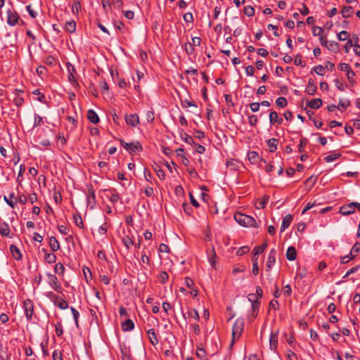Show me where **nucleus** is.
I'll list each match as a JSON object with an SVG mask.
<instances>
[{
  "label": "nucleus",
  "mask_w": 360,
  "mask_h": 360,
  "mask_svg": "<svg viewBox=\"0 0 360 360\" xmlns=\"http://www.w3.org/2000/svg\"><path fill=\"white\" fill-rule=\"evenodd\" d=\"M360 268V265H356L351 269H349L347 273L345 274V275L343 276V278L345 279L347 278L350 274H354L356 273Z\"/></svg>",
  "instance_id": "5fc2aeb1"
},
{
  "label": "nucleus",
  "mask_w": 360,
  "mask_h": 360,
  "mask_svg": "<svg viewBox=\"0 0 360 360\" xmlns=\"http://www.w3.org/2000/svg\"><path fill=\"white\" fill-rule=\"evenodd\" d=\"M248 300L251 302V306H253V304L257 302L259 304V307H260V302L258 300V297L255 293H250L248 295Z\"/></svg>",
  "instance_id": "4c0bfd02"
},
{
  "label": "nucleus",
  "mask_w": 360,
  "mask_h": 360,
  "mask_svg": "<svg viewBox=\"0 0 360 360\" xmlns=\"http://www.w3.org/2000/svg\"><path fill=\"white\" fill-rule=\"evenodd\" d=\"M73 219H74V222L75 224L79 228H82L83 227V220H82V218L81 217V215L79 214H75L74 217H73Z\"/></svg>",
  "instance_id": "c03bdc74"
},
{
  "label": "nucleus",
  "mask_w": 360,
  "mask_h": 360,
  "mask_svg": "<svg viewBox=\"0 0 360 360\" xmlns=\"http://www.w3.org/2000/svg\"><path fill=\"white\" fill-rule=\"evenodd\" d=\"M65 30L70 33H73L76 30V22L75 20H71L66 22L65 25Z\"/></svg>",
  "instance_id": "cd10ccee"
},
{
  "label": "nucleus",
  "mask_w": 360,
  "mask_h": 360,
  "mask_svg": "<svg viewBox=\"0 0 360 360\" xmlns=\"http://www.w3.org/2000/svg\"><path fill=\"white\" fill-rule=\"evenodd\" d=\"M322 103L321 98H314L308 102L307 106L312 109H318L322 105Z\"/></svg>",
  "instance_id": "a878e982"
},
{
  "label": "nucleus",
  "mask_w": 360,
  "mask_h": 360,
  "mask_svg": "<svg viewBox=\"0 0 360 360\" xmlns=\"http://www.w3.org/2000/svg\"><path fill=\"white\" fill-rule=\"evenodd\" d=\"M86 198L89 204H94L95 202L96 195L92 186H88Z\"/></svg>",
  "instance_id": "f3484780"
},
{
  "label": "nucleus",
  "mask_w": 360,
  "mask_h": 360,
  "mask_svg": "<svg viewBox=\"0 0 360 360\" xmlns=\"http://www.w3.org/2000/svg\"><path fill=\"white\" fill-rule=\"evenodd\" d=\"M10 252L15 259L20 260L22 259L20 251L15 245H10Z\"/></svg>",
  "instance_id": "6ab92c4d"
},
{
  "label": "nucleus",
  "mask_w": 360,
  "mask_h": 360,
  "mask_svg": "<svg viewBox=\"0 0 360 360\" xmlns=\"http://www.w3.org/2000/svg\"><path fill=\"white\" fill-rule=\"evenodd\" d=\"M276 104L278 107L284 108L287 105L288 101L285 97H279L276 100Z\"/></svg>",
  "instance_id": "58836bf2"
},
{
  "label": "nucleus",
  "mask_w": 360,
  "mask_h": 360,
  "mask_svg": "<svg viewBox=\"0 0 360 360\" xmlns=\"http://www.w3.org/2000/svg\"><path fill=\"white\" fill-rule=\"evenodd\" d=\"M46 276L48 277V283L51 288L59 293L62 292L63 288L57 277L51 273H46Z\"/></svg>",
  "instance_id": "423d86ee"
},
{
  "label": "nucleus",
  "mask_w": 360,
  "mask_h": 360,
  "mask_svg": "<svg viewBox=\"0 0 360 360\" xmlns=\"http://www.w3.org/2000/svg\"><path fill=\"white\" fill-rule=\"evenodd\" d=\"M316 181V178L314 177L313 176L309 177L305 181L304 185L307 187H309V189H311L315 184Z\"/></svg>",
  "instance_id": "ea45409f"
},
{
  "label": "nucleus",
  "mask_w": 360,
  "mask_h": 360,
  "mask_svg": "<svg viewBox=\"0 0 360 360\" xmlns=\"http://www.w3.org/2000/svg\"><path fill=\"white\" fill-rule=\"evenodd\" d=\"M248 123L251 126H256L258 123V118L255 115H251L248 117Z\"/></svg>",
  "instance_id": "6e6d98bb"
},
{
  "label": "nucleus",
  "mask_w": 360,
  "mask_h": 360,
  "mask_svg": "<svg viewBox=\"0 0 360 360\" xmlns=\"http://www.w3.org/2000/svg\"><path fill=\"white\" fill-rule=\"evenodd\" d=\"M125 121L127 125L136 127L139 123V118L136 114H131L125 116Z\"/></svg>",
  "instance_id": "ddd939ff"
},
{
  "label": "nucleus",
  "mask_w": 360,
  "mask_h": 360,
  "mask_svg": "<svg viewBox=\"0 0 360 360\" xmlns=\"http://www.w3.org/2000/svg\"><path fill=\"white\" fill-rule=\"evenodd\" d=\"M183 18L186 22H193V15L192 13L188 12L184 15Z\"/></svg>",
  "instance_id": "69168bd1"
},
{
  "label": "nucleus",
  "mask_w": 360,
  "mask_h": 360,
  "mask_svg": "<svg viewBox=\"0 0 360 360\" xmlns=\"http://www.w3.org/2000/svg\"><path fill=\"white\" fill-rule=\"evenodd\" d=\"M46 296L48 298H49L53 302V303L56 306L59 307L60 309L64 310V309H68L69 307L68 302L66 300H65L63 298H61L60 297L56 295L53 292H47L46 293Z\"/></svg>",
  "instance_id": "7ed1b4c3"
},
{
  "label": "nucleus",
  "mask_w": 360,
  "mask_h": 360,
  "mask_svg": "<svg viewBox=\"0 0 360 360\" xmlns=\"http://www.w3.org/2000/svg\"><path fill=\"white\" fill-rule=\"evenodd\" d=\"M250 250V248L248 246H243L241 248H240L237 252H236V255L238 256H243V255H245V253H247L248 251Z\"/></svg>",
  "instance_id": "680f3d73"
},
{
  "label": "nucleus",
  "mask_w": 360,
  "mask_h": 360,
  "mask_svg": "<svg viewBox=\"0 0 360 360\" xmlns=\"http://www.w3.org/2000/svg\"><path fill=\"white\" fill-rule=\"evenodd\" d=\"M251 307V311H249L247 316L249 322H252L257 317L259 309V304L257 302Z\"/></svg>",
  "instance_id": "9b49d317"
},
{
  "label": "nucleus",
  "mask_w": 360,
  "mask_h": 360,
  "mask_svg": "<svg viewBox=\"0 0 360 360\" xmlns=\"http://www.w3.org/2000/svg\"><path fill=\"white\" fill-rule=\"evenodd\" d=\"M66 66H67L68 72V81L72 85L78 84V82L76 79V70H75V66L69 62L66 63Z\"/></svg>",
  "instance_id": "1a4fd4ad"
},
{
  "label": "nucleus",
  "mask_w": 360,
  "mask_h": 360,
  "mask_svg": "<svg viewBox=\"0 0 360 360\" xmlns=\"http://www.w3.org/2000/svg\"><path fill=\"white\" fill-rule=\"evenodd\" d=\"M276 250L271 249L269 253L267 261H266V271H271L273 265L276 262Z\"/></svg>",
  "instance_id": "9d476101"
},
{
  "label": "nucleus",
  "mask_w": 360,
  "mask_h": 360,
  "mask_svg": "<svg viewBox=\"0 0 360 360\" xmlns=\"http://www.w3.org/2000/svg\"><path fill=\"white\" fill-rule=\"evenodd\" d=\"M326 47L331 51L337 52L339 48V44L336 41H329Z\"/></svg>",
  "instance_id": "e433bc0d"
},
{
  "label": "nucleus",
  "mask_w": 360,
  "mask_h": 360,
  "mask_svg": "<svg viewBox=\"0 0 360 360\" xmlns=\"http://www.w3.org/2000/svg\"><path fill=\"white\" fill-rule=\"evenodd\" d=\"M13 94H14L13 99L14 104L18 108L22 106L25 103L23 97L24 91L22 89H15L13 91Z\"/></svg>",
  "instance_id": "6e6552de"
},
{
  "label": "nucleus",
  "mask_w": 360,
  "mask_h": 360,
  "mask_svg": "<svg viewBox=\"0 0 360 360\" xmlns=\"http://www.w3.org/2000/svg\"><path fill=\"white\" fill-rule=\"evenodd\" d=\"M278 345V333H271L269 338V346L271 350L276 351Z\"/></svg>",
  "instance_id": "a211bd4d"
},
{
  "label": "nucleus",
  "mask_w": 360,
  "mask_h": 360,
  "mask_svg": "<svg viewBox=\"0 0 360 360\" xmlns=\"http://www.w3.org/2000/svg\"><path fill=\"white\" fill-rule=\"evenodd\" d=\"M297 257V252L294 247L290 246L288 248L286 252V258L289 261H294Z\"/></svg>",
  "instance_id": "5701e85b"
},
{
  "label": "nucleus",
  "mask_w": 360,
  "mask_h": 360,
  "mask_svg": "<svg viewBox=\"0 0 360 360\" xmlns=\"http://www.w3.org/2000/svg\"><path fill=\"white\" fill-rule=\"evenodd\" d=\"M37 141L43 146H49L51 145V142L49 139H42L40 136L37 137Z\"/></svg>",
  "instance_id": "4d7b16f0"
},
{
  "label": "nucleus",
  "mask_w": 360,
  "mask_h": 360,
  "mask_svg": "<svg viewBox=\"0 0 360 360\" xmlns=\"http://www.w3.org/2000/svg\"><path fill=\"white\" fill-rule=\"evenodd\" d=\"M360 252V243L356 242L354 245H353L349 255H345L344 257H341V263L342 264H346L349 261L354 259L356 254H358Z\"/></svg>",
  "instance_id": "39448f33"
},
{
  "label": "nucleus",
  "mask_w": 360,
  "mask_h": 360,
  "mask_svg": "<svg viewBox=\"0 0 360 360\" xmlns=\"http://www.w3.org/2000/svg\"><path fill=\"white\" fill-rule=\"evenodd\" d=\"M110 191H113V193L111 194V195L110 197V200L112 203L117 202L120 200V199L119 194L115 193V189H111V190H110Z\"/></svg>",
  "instance_id": "09e8293b"
},
{
  "label": "nucleus",
  "mask_w": 360,
  "mask_h": 360,
  "mask_svg": "<svg viewBox=\"0 0 360 360\" xmlns=\"http://www.w3.org/2000/svg\"><path fill=\"white\" fill-rule=\"evenodd\" d=\"M317 87L312 79L308 80V84L305 89V92L309 95H314L316 91Z\"/></svg>",
  "instance_id": "dca6fc26"
},
{
  "label": "nucleus",
  "mask_w": 360,
  "mask_h": 360,
  "mask_svg": "<svg viewBox=\"0 0 360 360\" xmlns=\"http://www.w3.org/2000/svg\"><path fill=\"white\" fill-rule=\"evenodd\" d=\"M42 121H43V118L39 115L34 114L33 127H37L41 125Z\"/></svg>",
  "instance_id": "8fccbe9b"
},
{
  "label": "nucleus",
  "mask_w": 360,
  "mask_h": 360,
  "mask_svg": "<svg viewBox=\"0 0 360 360\" xmlns=\"http://www.w3.org/2000/svg\"><path fill=\"white\" fill-rule=\"evenodd\" d=\"M33 94L38 96L37 100L41 103H45V96L39 89H36L33 91Z\"/></svg>",
  "instance_id": "3c124183"
},
{
  "label": "nucleus",
  "mask_w": 360,
  "mask_h": 360,
  "mask_svg": "<svg viewBox=\"0 0 360 360\" xmlns=\"http://www.w3.org/2000/svg\"><path fill=\"white\" fill-rule=\"evenodd\" d=\"M87 117L89 120L93 124H97L99 122L98 116L94 110L91 109L88 110Z\"/></svg>",
  "instance_id": "4be33fe9"
},
{
  "label": "nucleus",
  "mask_w": 360,
  "mask_h": 360,
  "mask_svg": "<svg viewBox=\"0 0 360 360\" xmlns=\"http://www.w3.org/2000/svg\"><path fill=\"white\" fill-rule=\"evenodd\" d=\"M54 271L56 274L63 275L65 272V267L60 262L56 264L54 268Z\"/></svg>",
  "instance_id": "79ce46f5"
},
{
  "label": "nucleus",
  "mask_w": 360,
  "mask_h": 360,
  "mask_svg": "<svg viewBox=\"0 0 360 360\" xmlns=\"http://www.w3.org/2000/svg\"><path fill=\"white\" fill-rule=\"evenodd\" d=\"M193 146L195 147V150L198 153L202 154L205 150V148L203 146L196 143L195 142Z\"/></svg>",
  "instance_id": "338daca9"
},
{
  "label": "nucleus",
  "mask_w": 360,
  "mask_h": 360,
  "mask_svg": "<svg viewBox=\"0 0 360 360\" xmlns=\"http://www.w3.org/2000/svg\"><path fill=\"white\" fill-rule=\"evenodd\" d=\"M354 202L342 205L340 209V213L342 215H349L355 212Z\"/></svg>",
  "instance_id": "f8f14e48"
},
{
  "label": "nucleus",
  "mask_w": 360,
  "mask_h": 360,
  "mask_svg": "<svg viewBox=\"0 0 360 360\" xmlns=\"http://www.w3.org/2000/svg\"><path fill=\"white\" fill-rule=\"evenodd\" d=\"M184 48H185V51L187 54L192 55L193 53L194 48L193 47V45L191 43H189V42L186 43L184 44Z\"/></svg>",
  "instance_id": "13d9d810"
},
{
  "label": "nucleus",
  "mask_w": 360,
  "mask_h": 360,
  "mask_svg": "<svg viewBox=\"0 0 360 360\" xmlns=\"http://www.w3.org/2000/svg\"><path fill=\"white\" fill-rule=\"evenodd\" d=\"M122 330L123 331H130L134 329V323L131 319H127L125 321H124L122 325Z\"/></svg>",
  "instance_id": "393cba45"
},
{
  "label": "nucleus",
  "mask_w": 360,
  "mask_h": 360,
  "mask_svg": "<svg viewBox=\"0 0 360 360\" xmlns=\"http://www.w3.org/2000/svg\"><path fill=\"white\" fill-rule=\"evenodd\" d=\"M129 145L130 146L127 148V151L131 154L136 151L142 150V146L138 141L129 143Z\"/></svg>",
  "instance_id": "aec40b11"
},
{
  "label": "nucleus",
  "mask_w": 360,
  "mask_h": 360,
  "mask_svg": "<svg viewBox=\"0 0 360 360\" xmlns=\"http://www.w3.org/2000/svg\"><path fill=\"white\" fill-rule=\"evenodd\" d=\"M123 243L127 249H129L130 247L134 244L133 240L131 239L129 236L124 238Z\"/></svg>",
  "instance_id": "0e129e2a"
},
{
  "label": "nucleus",
  "mask_w": 360,
  "mask_h": 360,
  "mask_svg": "<svg viewBox=\"0 0 360 360\" xmlns=\"http://www.w3.org/2000/svg\"><path fill=\"white\" fill-rule=\"evenodd\" d=\"M313 70L319 75H323L325 73V68L321 65L315 66Z\"/></svg>",
  "instance_id": "e2e57ef3"
},
{
  "label": "nucleus",
  "mask_w": 360,
  "mask_h": 360,
  "mask_svg": "<svg viewBox=\"0 0 360 360\" xmlns=\"http://www.w3.org/2000/svg\"><path fill=\"white\" fill-rule=\"evenodd\" d=\"M188 317L192 318L196 321L200 319L199 314L195 309H191L188 311Z\"/></svg>",
  "instance_id": "c9c22d12"
},
{
  "label": "nucleus",
  "mask_w": 360,
  "mask_h": 360,
  "mask_svg": "<svg viewBox=\"0 0 360 360\" xmlns=\"http://www.w3.org/2000/svg\"><path fill=\"white\" fill-rule=\"evenodd\" d=\"M158 277L162 283H165L169 279V275L166 271H161Z\"/></svg>",
  "instance_id": "a18cd8bd"
},
{
  "label": "nucleus",
  "mask_w": 360,
  "mask_h": 360,
  "mask_svg": "<svg viewBox=\"0 0 360 360\" xmlns=\"http://www.w3.org/2000/svg\"><path fill=\"white\" fill-rule=\"evenodd\" d=\"M278 139L272 138L267 141V145L271 153H274L277 150Z\"/></svg>",
  "instance_id": "c85d7f7f"
},
{
  "label": "nucleus",
  "mask_w": 360,
  "mask_h": 360,
  "mask_svg": "<svg viewBox=\"0 0 360 360\" xmlns=\"http://www.w3.org/2000/svg\"><path fill=\"white\" fill-rule=\"evenodd\" d=\"M350 105V101L349 99H340L338 105V109L340 111L345 110Z\"/></svg>",
  "instance_id": "7c9ffc66"
},
{
  "label": "nucleus",
  "mask_w": 360,
  "mask_h": 360,
  "mask_svg": "<svg viewBox=\"0 0 360 360\" xmlns=\"http://www.w3.org/2000/svg\"><path fill=\"white\" fill-rule=\"evenodd\" d=\"M347 77L349 82L352 84H354L355 82L354 81V77H355V72L350 70L347 74Z\"/></svg>",
  "instance_id": "774afa93"
},
{
  "label": "nucleus",
  "mask_w": 360,
  "mask_h": 360,
  "mask_svg": "<svg viewBox=\"0 0 360 360\" xmlns=\"http://www.w3.org/2000/svg\"><path fill=\"white\" fill-rule=\"evenodd\" d=\"M294 64L295 65H301L302 67H304L306 65V63L302 60L301 55H297L295 56Z\"/></svg>",
  "instance_id": "603ef678"
},
{
  "label": "nucleus",
  "mask_w": 360,
  "mask_h": 360,
  "mask_svg": "<svg viewBox=\"0 0 360 360\" xmlns=\"http://www.w3.org/2000/svg\"><path fill=\"white\" fill-rule=\"evenodd\" d=\"M49 246L53 252H56L60 249V244L56 237L49 238Z\"/></svg>",
  "instance_id": "412c9836"
},
{
  "label": "nucleus",
  "mask_w": 360,
  "mask_h": 360,
  "mask_svg": "<svg viewBox=\"0 0 360 360\" xmlns=\"http://www.w3.org/2000/svg\"><path fill=\"white\" fill-rule=\"evenodd\" d=\"M293 219V217L292 214H288L285 216V217L283 219L281 226V231L283 232L287 228L289 227L290 224L292 223Z\"/></svg>",
  "instance_id": "2eb2a0df"
},
{
  "label": "nucleus",
  "mask_w": 360,
  "mask_h": 360,
  "mask_svg": "<svg viewBox=\"0 0 360 360\" xmlns=\"http://www.w3.org/2000/svg\"><path fill=\"white\" fill-rule=\"evenodd\" d=\"M41 251L45 253L44 259L49 264L55 263L56 261V256L53 253L47 252L46 249H42Z\"/></svg>",
  "instance_id": "b1692460"
},
{
  "label": "nucleus",
  "mask_w": 360,
  "mask_h": 360,
  "mask_svg": "<svg viewBox=\"0 0 360 360\" xmlns=\"http://www.w3.org/2000/svg\"><path fill=\"white\" fill-rule=\"evenodd\" d=\"M349 36V34L348 33V32L347 31H341L338 35V39L340 40V41H345Z\"/></svg>",
  "instance_id": "bf43d9fd"
},
{
  "label": "nucleus",
  "mask_w": 360,
  "mask_h": 360,
  "mask_svg": "<svg viewBox=\"0 0 360 360\" xmlns=\"http://www.w3.org/2000/svg\"><path fill=\"white\" fill-rule=\"evenodd\" d=\"M307 143V139L305 138L300 139V143L298 145V150L300 153H302L304 150V147Z\"/></svg>",
  "instance_id": "864d4df0"
},
{
  "label": "nucleus",
  "mask_w": 360,
  "mask_h": 360,
  "mask_svg": "<svg viewBox=\"0 0 360 360\" xmlns=\"http://www.w3.org/2000/svg\"><path fill=\"white\" fill-rule=\"evenodd\" d=\"M22 307L25 311V315L28 321L32 320L34 313V303L30 299H27L23 302Z\"/></svg>",
  "instance_id": "20e7f679"
},
{
  "label": "nucleus",
  "mask_w": 360,
  "mask_h": 360,
  "mask_svg": "<svg viewBox=\"0 0 360 360\" xmlns=\"http://www.w3.org/2000/svg\"><path fill=\"white\" fill-rule=\"evenodd\" d=\"M245 321L242 318L236 320L232 328V341L234 342L240 337L244 329Z\"/></svg>",
  "instance_id": "f03ea898"
},
{
  "label": "nucleus",
  "mask_w": 360,
  "mask_h": 360,
  "mask_svg": "<svg viewBox=\"0 0 360 360\" xmlns=\"http://www.w3.org/2000/svg\"><path fill=\"white\" fill-rule=\"evenodd\" d=\"M148 335L152 345H155L158 343V339L157 338V335L154 329L152 328L148 330Z\"/></svg>",
  "instance_id": "c756f323"
},
{
  "label": "nucleus",
  "mask_w": 360,
  "mask_h": 360,
  "mask_svg": "<svg viewBox=\"0 0 360 360\" xmlns=\"http://www.w3.org/2000/svg\"><path fill=\"white\" fill-rule=\"evenodd\" d=\"M0 233L2 236L11 238L10 228L7 223H3L0 224Z\"/></svg>",
  "instance_id": "bb28decb"
},
{
  "label": "nucleus",
  "mask_w": 360,
  "mask_h": 360,
  "mask_svg": "<svg viewBox=\"0 0 360 360\" xmlns=\"http://www.w3.org/2000/svg\"><path fill=\"white\" fill-rule=\"evenodd\" d=\"M258 257H252V274L254 275H257L259 273V266H258Z\"/></svg>",
  "instance_id": "a19ab883"
},
{
  "label": "nucleus",
  "mask_w": 360,
  "mask_h": 360,
  "mask_svg": "<svg viewBox=\"0 0 360 360\" xmlns=\"http://www.w3.org/2000/svg\"><path fill=\"white\" fill-rule=\"evenodd\" d=\"M53 360H63L62 352L58 349L53 351L52 354Z\"/></svg>",
  "instance_id": "052dcab7"
},
{
  "label": "nucleus",
  "mask_w": 360,
  "mask_h": 360,
  "mask_svg": "<svg viewBox=\"0 0 360 360\" xmlns=\"http://www.w3.org/2000/svg\"><path fill=\"white\" fill-rule=\"evenodd\" d=\"M352 10V8L351 6H345L341 11L342 17L345 18H349Z\"/></svg>",
  "instance_id": "49530a36"
},
{
  "label": "nucleus",
  "mask_w": 360,
  "mask_h": 360,
  "mask_svg": "<svg viewBox=\"0 0 360 360\" xmlns=\"http://www.w3.org/2000/svg\"><path fill=\"white\" fill-rule=\"evenodd\" d=\"M269 122L271 124H281L283 123L282 117H279L276 111H271L269 113Z\"/></svg>",
  "instance_id": "4468645a"
},
{
  "label": "nucleus",
  "mask_w": 360,
  "mask_h": 360,
  "mask_svg": "<svg viewBox=\"0 0 360 360\" xmlns=\"http://www.w3.org/2000/svg\"><path fill=\"white\" fill-rule=\"evenodd\" d=\"M180 136L182 140H184L186 143H187L189 145L193 146L195 143L193 139L187 133L184 132L183 130H181Z\"/></svg>",
  "instance_id": "2f4dec72"
},
{
  "label": "nucleus",
  "mask_w": 360,
  "mask_h": 360,
  "mask_svg": "<svg viewBox=\"0 0 360 360\" xmlns=\"http://www.w3.org/2000/svg\"><path fill=\"white\" fill-rule=\"evenodd\" d=\"M234 219L241 226L245 227H257L255 219L251 216L243 213H236L234 214Z\"/></svg>",
  "instance_id": "f257e3e1"
},
{
  "label": "nucleus",
  "mask_w": 360,
  "mask_h": 360,
  "mask_svg": "<svg viewBox=\"0 0 360 360\" xmlns=\"http://www.w3.org/2000/svg\"><path fill=\"white\" fill-rule=\"evenodd\" d=\"M81 2L80 0H73V4L72 5V12L74 15H77L79 12L81 11Z\"/></svg>",
  "instance_id": "473e14b6"
},
{
  "label": "nucleus",
  "mask_w": 360,
  "mask_h": 360,
  "mask_svg": "<svg viewBox=\"0 0 360 360\" xmlns=\"http://www.w3.org/2000/svg\"><path fill=\"white\" fill-rule=\"evenodd\" d=\"M7 13V23L10 26H15L20 20L19 15L14 8H9L6 11Z\"/></svg>",
  "instance_id": "0eeeda50"
},
{
  "label": "nucleus",
  "mask_w": 360,
  "mask_h": 360,
  "mask_svg": "<svg viewBox=\"0 0 360 360\" xmlns=\"http://www.w3.org/2000/svg\"><path fill=\"white\" fill-rule=\"evenodd\" d=\"M340 156H341V154H340V153H335V154L330 155H328V156L325 157L324 158V160L326 162H331L337 160Z\"/></svg>",
  "instance_id": "de8ad7c7"
},
{
  "label": "nucleus",
  "mask_w": 360,
  "mask_h": 360,
  "mask_svg": "<svg viewBox=\"0 0 360 360\" xmlns=\"http://www.w3.org/2000/svg\"><path fill=\"white\" fill-rule=\"evenodd\" d=\"M244 13L248 17H252L255 15V8L252 6H246L244 7Z\"/></svg>",
  "instance_id": "37998d69"
},
{
  "label": "nucleus",
  "mask_w": 360,
  "mask_h": 360,
  "mask_svg": "<svg viewBox=\"0 0 360 360\" xmlns=\"http://www.w3.org/2000/svg\"><path fill=\"white\" fill-rule=\"evenodd\" d=\"M13 198H15V194L13 193L10 194L9 198L4 196V200L11 207L14 208L18 200H16L15 202H13L12 200Z\"/></svg>",
  "instance_id": "f704fd0d"
},
{
  "label": "nucleus",
  "mask_w": 360,
  "mask_h": 360,
  "mask_svg": "<svg viewBox=\"0 0 360 360\" xmlns=\"http://www.w3.org/2000/svg\"><path fill=\"white\" fill-rule=\"evenodd\" d=\"M267 247V243H264L261 245L256 246L253 249L254 255L253 257H257L258 255L262 253Z\"/></svg>",
  "instance_id": "72a5a7b5"
}]
</instances>
